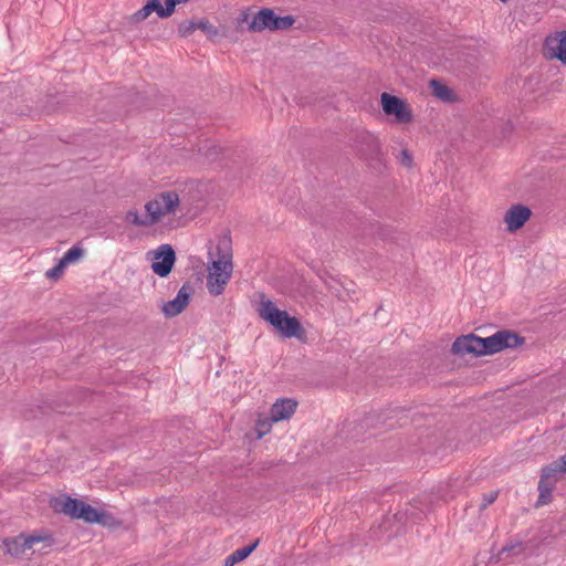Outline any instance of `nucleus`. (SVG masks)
<instances>
[{"instance_id": "nucleus-30", "label": "nucleus", "mask_w": 566, "mask_h": 566, "mask_svg": "<svg viewBox=\"0 0 566 566\" xmlns=\"http://www.w3.org/2000/svg\"><path fill=\"white\" fill-rule=\"evenodd\" d=\"M237 563L238 560L235 559V557L232 554H230L224 560V566H234Z\"/></svg>"}, {"instance_id": "nucleus-12", "label": "nucleus", "mask_w": 566, "mask_h": 566, "mask_svg": "<svg viewBox=\"0 0 566 566\" xmlns=\"http://www.w3.org/2000/svg\"><path fill=\"white\" fill-rule=\"evenodd\" d=\"M480 337L469 334L464 336L458 337L452 345V353L455 355L464 356L467 354H472L475 356H481L480 353Z\"/></svg>"}, {"instance_id": "nucleus-3", "label": "nucleus", "mask_w": 566, "mask_h": 566, "mask_svg": "<svg viewBox=\"0 0 566 566\" xmlns=\"http://www.w3.org/2000/svg\"><path fill=\"white\" fill-rule=\"evenodd\" d=\"M223 245L224 251L222 253H220L221 247H217L219 258L212 260L208 265L207 289L214 296L223 293L233 271L232 255L227 250L228 244L226 241H223Z\"/></svg>"}, {"instance_id": "nucleus-4", "label": "nucleus", "mask_w": 566, "mask_h": 566, "mask_svg": "<svg viewBox=\"0 0 566 566\" xmlns=\"http://www.w3.org/2000/svg\"><path fill=\"white\" fill-rule=\"evenodd\" d=\"M417 510L415 504H410V507L407 509L406 512L387 516L378 526V530H373V536L380 539L382 536L390 538L401 534L408 521L413 523L421 520L422 515H424V512H418Z\"/></svg>"}, {"instance_id": "nucleus-18", "label": "nucleus", "mask_w": 566, "mask_h": 566, "mask_svg": "<svg viewBox=\"0 0 566 566\" xmlns=\"http://www.w3.org/2000/svg\"><path fill=\"white\" fill-rule=\"evenodd\" d=\"M126 220H127V222L133 223L138 227L154 226L153 222L150 221V217H149L148 212H146V211H145V214L142 216L136 210H129L126 214Z\"/></svg>"}, {"instance_id": "nucleus-9", "label": "nucleus", "mask_w": 566, "mask_h": 566, "mask_svg": "<svg viewBox=\"0 0 566 566\" xmlns=\"http://www.w3.org/2000/svg\"><path fill=\"white\" fill-rule=\"evenodd\" d=\"M46 537L39 535H19L13 538H7L3 545L10 555L19 556L24 554L27 549H32L35 543L44 541Z\"/></svg>"}, {"instance_id": "nucleus-15", "label": "nucleus", "mask_w": 566, "mask_h": 566, "mask_svg": "<svg viewBox=\"0 0 566 566\" xmlns=\"http://www.w3.org/2000/svg\"><path fill=\"white\" fill-rule=\"evenodd\" d=\"M494 349L501 352L505 348H515L523 344V338L510 331H500L492 335Z\"/></svg>"}, {"instance_id": "nucleus-20", "label": "nucleus", "mask_w": 566, "mask_h": 566, "mask_svg": "<svg viewBox=\"0 0 566 566\" xmlns=\"http://www.w3.org/2000/svg\"><path fill=\"white\" fill-rule=\"evenodd\" d=\"M259 545V539H256L253 544L235 549L232 555L239 562L245 559Z\"/></svg>"}, {"instance_id": "nucleus-11", "label": "nucleus", "mask_w": 566, "mask_h": 566, "mask_svg": "<svg viewBox=\"0 0 566 566\" xmlns=\"http://www.w3.org/2000/svg\"><path fill=\"white\" fill-rule=\"evenodd\" d=\"M189 287L184 285L178 291L174 300L166 302L161 310L167 317H174L180 314L189 303Z\"/></svg>"}, {"instance_id": "nucleus-23", "label": "nucleus", "mask_w": 566, "mask_h": 566, "mask_svg": "<svg viewBox=\"0 0 566 566\" xmlns=\"http://www.w3.org/2000/svg\"><path fill=\"white\" fill-rule=\"evenodd\" d=\"M493 347H494V342H493L492 336L484 337V338L480 337V347L479 348H480L481 356L496 353V350Z\"/></svg>"}, {"instance_id": "nucleus-29", "label": "nucleus", "mask_w": 566, "mask_h": 566, "mask_svg": "<svg viewBox=\"0 0 566 566\" xmlns=\"http://www.w3.org/2000/svg\"><path fill=\"white\" fill-rule=\"evenodd\" d=\"M400 163L406 166V167H410L411 164H412V157L411 155L408 153V150H402L401 154H400Z\"/></svg>"}, {"instance_id": "nucleus-10", "label": "nucleus", "mask_w": 566, "mask_h": 566, "mask_svg": "<svg viewBox=\"0 0 566 566\" xmlns=\"http://www.w3.org/2000/svg\"><path fill=\"white\" fill-rule=\"evenodd\" d=\"M531 213V210L525 206L515 205L511 207L504 217V221L507 224V230L513 232L522 228L524 223L530 219Z\"/></svg>"}, {"instance_id": "nucleus-22", "label": "nucleus", "mask_w": 566, "mask_h": 566, "mask_svg": "<svg viewBox=\"0 0 566 566\" xmlns=\"http://www.w3.org/2000/svg\"><path fill=\"white\" fill-rule=\"evenodd\" d=\"M431 86L437 97L447 101L450 97V90L438 81H432Z\"/></svg>"}, {"instance_id": "nucleus-2", "label": "nucleus", "mask_w": 566, "mask_h": 566, "mask_svg": "<svg viewBox=\"0 0 566 566\" xmlns=\"http://www.w3.org/2000/svg\"><path fill=\"white\" fill-rule=\"evenodd\" d=\"M258 312L262 319L271 324L284 337H300L303 333L302 325L296 317L290 316L286 311L279 310L265 296L261 297Z\"/></svg>"}, {"instance_id": "nucleus-14", "label": "nucleus", "mask_w": 566, "mask_h": 566, "mask_svg": "<svg viewBox=\"0 0 566 566\" xmlns=\"http://www.w3.org/2000/svg\"><path fill=\"white\" fill-rule=\"evenodd\" d=\"M276 21V15L270 9L260 10L249 23V30L260 32L263 30H273V24Z\"/></svg>"}, {"instance_id": "nucleus-26", "label": "nucleus", "mask_w": 566, "mask_h": 566, "mask_svg": "<svg viewBox=\"0 0 566 566\" xmlns=\"http://www.w3.org/2000/svg\"><path fill=\"white\" fill-rule=\"evenodd\" d=\"M294 20L292 17H276V21L273 24V30H285L292 27Z\"/></svg>"}, {"instance_id": "nucleus-25", "label": "nucleus", "mask_w": 566, "mask_h": 566, "mask_svg": "<svg viewBox=\"0 0 566 566\" xmlns=\"http://www.w3.org/2000/svg\"><path fill=\"white\" fill-rule=\"evenodd\" d=\"M66 266L67 265H65L64 262L60 260L55 266L46 271L45 275L49 279L56 280L63 274Z\"/></svg>"}, {"instance_id": "nucleus-13", "label": "nucleus", "mask_w": 566, "mask_h": 566, "mask_svg": "<svg viewBox=\"0 0 566 566\" xmlns=\"http://www.w3.org/2000/svg\"><path fill=\"white\" fill-rule=\"evenodd\" d=\"M297 407V402L290 398L277 400L271 408V421L279 422L291 418Z\"/></svg>"}, {"instance_id": "nucleus-28", "label": "nucleus", "mask_w": 566, "mask_h": 566, "mask_svg": "<svg viewBox=\"0 0 566 566\" xmlns=\"http://www.w3.org/2000/svg\"><path fill=\"white\" fill-rule=\"evenodd\" d=\"M497 497V492H490L483 495L482 509L491 505Z\"/></svg>"}, {"instance_id": "nucleus-17", "label": "nucleus", "mask_w": 566, "mask_h": 566, "mask_svg": "<svg viewBox=\"0 0 566 566\" xmlns=\"http://www.w3.org/2000/svg\"><path fill=\"white\" fill-rule=\"evenodd\" d=\"M196 29H200L209 35L217 34V29L212 24H210V22L208 20H205V19L200 20L196 23L189 22L188 25L185 28V30H182V27H181L180 31L184 34H187Z\"/></svg>"}, {"instance_id": "nucleus-1", "label": "nucleus", "mask_w": 566, "mask_h": 566, "mask_svg": "<svg viewBox=\"0 0 566 566\" xmlns=\"http://www.w3.org/2000/svg\"><path fill=\"white\" fill-rule=\"evenodd\" d=\"M53 509L62 512L72 518L83 520L90 524L108 525L113 516L105 511L97 510L82 500L72 499L70 496H60L54 500Z\"/></svg>"}, {"instance_id": "nucleus-19", "label": "nucleus", "mask_w": 566, "mask_h": 566, "mask_svg": "<svg viewBox=\"0 0 566 566\" xmlns=\"http://www.w3.org/2000/svg\"><path fill=\"white\" fill-rule=\"evenodd\" d=\"M83 254L84 250L78 245H74L71 249H69L60 260H62L65 265H69L80 261Z\"/></svg>"}, {"instance_id": "nucleus-8", "label": "nucleus", "mask_w": 566, "mask_h": 566, "mask_svg": "<svg viewBox=\"0 0 566 566\" xmlns=\"http://www.w3.org/2000/svg\"><path fill=\"white\" fill-rule=\"evenodd\" d=\"M176 260L175 251L169 244H161L156 251L151 270L160 277L167 276Z\"/></svg>"}, {"instance_id": "nucleus-5", "label": "nucleus", "mask_w": 566, "mask_h": 566, "mask_svg": "<svg viewBox=\"0 0 566 566\" xmlns=\"http://www.w3.org/2000/svg\"><path fill=\"white\" fill-rule=\"evenodd\" d=\"M180 206V199L176 191H164L146 202L145 211L148 212L153 224L158 223L165 217L175 214Z\"/></svg>"}, {"instance_id": "nucleus-7", "label": "nucleus", "mask_w": 566, "mask_h": 566, "mask_svg": "<svg viewBox=\"0 0 566 566\" xmlns=\"http://www.w3.org/2000/svg\"><path fill=\"white\" fill-rule=\"evenodd\" d=\"M380 101L384 113L395 116L396 122L406 124L412 120V113L403 99L388 93H382Z\"/></svg>"}, {"instance_id": "nucleus-6", "label": "nucleus", "mask_w": 566, "mask_h": 566, "mask_svg": "<svg viewBox=\"0 0 566 566\" xmlns=\"http://www.w3.org/2000/svg\"><path fill=\"white\" fill-rule=\"evenodd\" d=\"M566 472V454L558 461L547 465L543 469L538 482L539 496L537 505L547 504L551 501L552 491L556 484V475Z\"/></svg>"}, {"instance_id": "nucleus-21", "label": "nucleus", "mask_w": 566, "mask_h": 566, "mask_svg": "<svg viewBox=\"0 0 566 566\" xmlns=\"http://www.w3.org/2000/svg\"><path fill=\"white\" fill-rule=\"evenodd\" d=\"M555 56L560 60L563 63H566V32L560 34L559 40L557 41V45L554 49Z\"/></svg>"}, {"instance_id": "nucleus-27", "label": "nucleus", "mask_w": 566, "mask_h": 566, "mask_svg": "<svg viewBox=\"0 0 566 566\" xmlns=\"http://www.w3.org/2000/svg\"><path fill=\"white\" fill-rule=\"evenodd\" d=\"M150 14H151L150 7L146 2V4L142 9L136 11L132 15L130 19H132L133 22H139V21H143V20L147 19Z\"/></svg>"}, {"instance_id": "nucleus-24", "label": "nucleus", "mask_w": 566, "mask_h": 566, "mask_svg": "<svg viewBox=\"0 0 566 566\" xmlns=\"http://www.w3.org/2000/svg\"><path fill=\"white\" fill-rule=\"evenodd\" d=\"M271 417L265 419H259L255 424V431L258 433V438H262L266 434L272 426Z\"/></svg>"}, {"instance_id": "nucleus-16", "label": "nucleus", "mask_w": 566, "mask_h": 566, "mask_svg": "<svg viewBox=\"0 0 566 566\" xmlns=\"http://www.w3.org/2000/svg\"><path fill=\"white\" fill-rule=\"evenodd\" d=\"M147 3L150 7L151 13L156 12L161 19L168 18L174 13L172 0H165V6L161 4L160 0H148Z\"/></svg>"}]
</instances>
